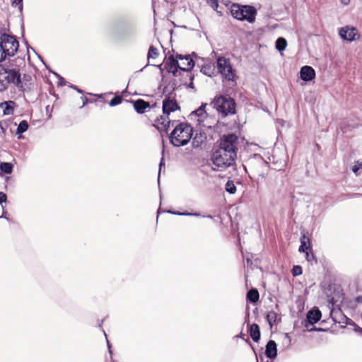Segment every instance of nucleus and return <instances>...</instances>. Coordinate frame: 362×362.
<instances>
[{
	"label": "nucleus",
	"instance_id": "11",
	"mask_svg": "<svg viewBox=\"0 0 362 362\" xmlns=\"http://www.w3.org/2000/svg\"><path fill=\"white\" fill-rule=\"evenodd\" d=\"M339 36L344 40L352 42L359 37L356 28L351 26H345L339 29Z\"/></svg>",
	"mask_w": 362,
	"mask_h": 362
},
{
	"label": "nucleus",
	"instance_id": "44",
	"mask_svg": "<svg viewBox=\"0 0 362 362\" xmlns=\"http://www.w3.org/2000/svg\"><path fill=\"white\" fill-rule=\"evenodd\" d=\"M190 80L192 81L193 80V77L192 76H190ZM188 88H194V83L192 81H191L188 86H187Z\"/></svg>",
	"mask_w": 362,
	"mask_h": 362
},
{
	"label": "nucleus",
	"instance_id": "60",
	"mask_svg": "<svg viewBox=\"0 0 362 362\" xmlns=\"http://www.w3.org/2000/svg\"><path fill=\"white\" fill-rule=\"evenodd\" d=\"M332 319L334 321L337 322L336 319H334L333 317H332Z\"/></svg>",
	"mask_w": 362,
	"mask_h": 362
},
{
	"label": "nucleus",
	"instance_id": "19",
	"mask_svg": "<svg viewBox=\"0 0 362 362\" xmlns=\"http://www.w3.org/2000/svg\"><path fill=\"white\" fill-rule=\"evenodd\" d=\"M259 294L256 288H252L247 293V299L250 303H255L259 300Z\"/></svg>",
	"mask_w": 362,
	"mask_h": 362
},
{
	"label": "nucleus",
	"instance_id": "46",
	"mask_svg": "<svg viewBox=\"0 0 362 362\" xmlns=\"http://www.w3.org/2000/svg\"><path fill=\"white\" fill-rule=\"evenodd\" d=\"M182 63H181V66L182 67H185V66H187V61H186L185 59H183L182 60Z\"/></svg>",
	"mask_w": 362,
	"mask_h": 362
},
{
	"label": "nucleus",
	"instance_id": "34",
	"mask_svg": "<svg viewBox=\"0 0 362 362\" xmlns=\"http://www.w3.org/2000/svg\"><path fill=\"white\" fill-rule=\"evenodd\" d=\"M81 99L82 100V105L80 107L81 108H82L83 107H84L86 104L89 103H92V100H90L86 96H81Z\"/></svg>",
	"mask_w": 362,
	"mask_h": 362
},
{
	"label": "nucleus",
	"instance_id": "9",
	"mask_svg": "<svg viewBox=\"0 0 362 362\" xmlns=\"http://www.w3.org/2000/svg\"><path fill=\"white\" fill-rule=\"evenodd\" d=\"M0 43L5 50L4 54L6 57H13L19 47V43L15 36L7 33H1Z\"/></svg>",
	"mask_w": 362,
	"mask_h": 362
},
{
	"label": "nucleus",
	"instance_id": "42",
	"mask_svg": "<svg viewBox=\"0 0 362 362\" xmlns=\"http://www.w3.org/2000/svg\"><path fill=\"white\" fill-rule=\"evenodd\" d=\"M71 87L72 88H74V90H76L78 93H83V91L81 89H79V88H78L77 86H76L72 85V86H71Z\"/></svg>",
	"mask_w": 362,
	"mask_h": 362
},
{
	"label": "nucleus",
	"instance_id": "2",
	"mask_svg": "<svg viewBox=\"0 0 362 362\" xmlns=\"http://www.w3.org/2000/svg\"><path fill=\"white\" fill-rule=\"evenodd\" d=\"M110 37L117 43H122L132 40L135 35L134 26L124 22H116L108 28Z\"/></svg>",
	"mask_w": 362,
	"mask_h": 362
},
{
	"label": "nucleus",
	"instance_id": "35",
	"mask_svg": "<svg viewBox=\"0 0 362 362\" xmlns=\"http://www.w3.org/2000/svg\"><path fill=\"white\" fill-rule=\"evenodd\" d=\"M7 200V196L4 192H0V204L1 205L3 203H6Z\"/></svg>",
	"mask_w": 362,
	"mask_h": 362
},
{
	"label": "nucleus",
	"instance_id": "57",
	"mask_svg": "<svg viewBox=\"0 0 362 362\" xmlns=\"http://www.w3.org/2000/svg\"><path fill=\"white\" fill-rule=\"evenodd\" d=\"M208 218H212V216L211 215L207 216Z\"/></svg>",
	"mask_w": 362,
	"mask_h": 362
},
{
	"label": "nucleus",
	"instance_id": "10",
	"mask_svg": "<svg viewBox=\"0 0 362 362\" xmlns=\"http://www.w3.org/2000/svg\"><path fill=\"white\" fill-rule=\"evenodd\" d=\"M217 69L225 79L228 81L234 79L235 72L228 59L224 57H218L217 59Z\"/></svg>",
	"mask_w": 362,
	"mask_h": 362
},
{
	"label": "nucleus",
	"instance_id": "54",
	"mask_svg": "<svg viewBox=\"0 0 362 362\" xmlns=\"http://www.w3.org/2000/svg\"><path fill=\"white\" fill-rule=\"evenodd\" d=\"M157 66L158 67V69H160V70H162V69H161L162 64H160V65H158V66Z\"/></svg>",
	"mask_w": 362,
	"mask_h": 362
},
{
	"label": "nucleus",
	"instance_id": "49",
	"mask_svg": "<svg viewBox=\"0 0 362 362\" xmlns=\"http://www.w3.org/2000/svg\"><path fill=\"white\" fill-rule=\"evenodd\" d=\"M323 329L322 328H317V327H313L310 329H309V331H322Z\"/></svg>",
	"mask_w": 362,
	"mask_h": 362
},
{
	"label": "nucleus",
	"instance_id": "6",
	"mask_svg": "<svg viewBox=\"0 0 362 362\" xmlns=\"http://www.w3.org/2000/svg\"><path fill=\"white\" fill-rule=\"evenodd\" d=\"M230 13L233 18L239 21H246L248 23H254L255 21L257 10L252 6L233 4Z\"/></svg>",
	"mask_w": 362,
	"mask_h": 362
},
{
	"label": "nucleus",
	"instance_id": "14",
	"mask_svg": "<svg viewBox=\"0 0 362 362\" xmlns=\"http://www.w3.org/2000/svg\"><path fill=\"white\" fill-rule=\"evenodd\" d=\"M265 355L270 359H274L277 356V345L273 340H269L266 344Z\"/></svg>",
	"mask_w": 362,
	"mask_h": 362
},
{
	"label": "nucleus",
	"instance_id": "41",
	"mask_svg": "<svg viewBox=\"0 0 362 362\" xmlns=\"http://www.w3.org/2000/svg\"><path fill=\"white\" fill-rule=\"evenodd\" d=\"M354 330L356 332H358L360 334H362V328H361L360 327H358L357 325L354 327Z\"/></svg>",
	"mask_w": 362,
	"mask_h": 362
},
{
	"label": "nucleus",
	"instance_id": "38",
	"mask_svg": "<svg viewBox=\"0 0 362 362\" xmlns=\"http://www.w3.org/2000/svg\"><path fill=\"white\" fill-rule=\"evenodd\" d=\"M164 165L165 164H164V162H163V158H161V160H160V164H159L158 180L160 179L161 168H162V166H164Z\"/></svg>",
	"mask_w": 362,
	"mask_h": 362
},
{
	"label": "nucleus",
	"instance_id": "25",
	"mask_svg": "<svg viewBox=\"0 0 362 362\" xmlns=\"http://www.w3.org/2000/svg\"><path fill=\"white\" fill-rule=\"evenodd\" d=\"M305 239H306V238L305 235H303L300 238V245L298 249L299 252H305L310 250V247L308 245H307V242H309V240L307 239V240H306Z\"/></svg>",
	"mask_w": 362,
	"mask_h": 362
},
{
	"label": "nucleus",
	"instance_id": "22",
	"mask_svg": "<svg viewBox=\"0 0 362 362\" xmlns=\"http://www.w3.org/2000/svg\"><path fill=\"white\" fill-rule=\"evenodd\" d=\"M0 170L6 174H11L13 170V165L11 163L2 162L0 163Z\"/></svg>",
	"mask_w": 362,
	"mask_h": 362
},
{
	"label": "nucleus",
	"instance_id": "20",
	"mask_svg": "<svg viewBox=\"0 0 362 362\" xmlns=\"http://www.w3.org/2000/svg\"><path fill=\"white\" fill-rule=\"evenodd\" d=\"M266 318L270 327L272 328L273 325L276 322L277 314L276 312L271 310L267 314Z\"/></svg>",
	"mask_w": 362,
	"mask_h": 362
},
{
	"label": "nucleus",
	"instance_id": "16",
	"mask_svg": "<svg viewBox=\"0 0 362 362\" xmlns=\"http://www.w3.org/2000/svg\"><path fill=\"white\" fill-rule=\"evenodd\" d=\"M16 103L14 101L8 100L0 103V107L3 108L4 115H11L14 112V106Z\"/></svg>",
	"mask_w": 362,
	"mask_h": 362
},
{
	"label": "nucleus",
	"instance_id": "47",
	"mask_svg": "<svg viewBox=\"0 0 362 362\" xmlns=\"http://www.w3.org/2000/svg\"><path fill=\"white\" fill-rule=\"evenodd\" d=\"M204 74L206 75H209L208 74V70H206V67H202V70H201Z\"/></svg>",
	"mask_w": 362,
	"mask_h": 362
},
{
	"label": "nucleus",
	"instance_id": "28",
	"mask_svg": "<svg viewBox=\"0 0 362 362\" xmlns=\"http://www.w3.org/2000/svg\"><path fill=\"white\" fill-rule=\"evenodd\" d=\"M122 101V98L119 95L115 96L109 103L110 107H113L120 104Z\"/></svg>",
	"mask_w": 362,
	"mask_h": 362
},
{
	"label": "nucleus",
	"instance_id": "17",
	"mask_svg": "<svg viewBox=\"0 0 362 362\" xmlns=\"http://www.w3.org/2000/svg\"><path fill=\"white\" fill-rule=\"evenodd\" d=\"M132 103L134 110L139 114L144 113L146 108L150 107L149 103L142 99H138L135 101H132Z\"/></svg>",
	"mask_w": 362,
	"mask_h": 362
},
{
	"label": "nucleus",
	"instance_id": "45",
	"mask_svg": "<svg viewBox=\"0 0 362 362\" xmlns=\"http://www.w3.org/2000/svg\"><path fill=\"white\" fill-rule=\"evenodd\" d=\"M341 2L344 5H348L350 3V0H341Z\"/></svg>",
	"mask_w": 362,
	"mask_h": 362
},
{
	"label": "nucleus",
	"instance_id": "30",
	"mask_svg": "<svg viewBox=\"0 0 362 362\" xmlns=\"http://www.w3.org/2000/svg\"><path fill=\"white\" fill-rule=\"evenodd\" d=\"M302 272H303L302 267L298 265L294 266L291 270V273H292L293 276H294L300 275L302 274Z\"/></svg>",
	"mask_w": 362,
	"mask_h": 362
},
{
	"label": "nucleus",
	"instance_id": "23",
	"mask_svg": "<svg viewBox=\"0 0 362 362\" xmlns=\"http://www.w3.org/2000/svg\"><path fill=\"white\" fill-rule=\"evenodd\" d=\"M166 212L168 214L177 215V216H196V217L201 216L200 214H199V213L180 212V211H171V210H168Z\"/></svg>",
	"mask_w": 362,
	"mask_h": 362
},
{
	"label": "nucleus",
	"instance_id": "59",
	"mask_svg": "<svg viewBox=\"0 0 362 362\" xmlns=\"http://www.w3.org/2000/svg\"><path fill=\"white\" fill-rule=\"evenodd\" d=\"M259 358L261 359V361L263 360V357L262 356H260Z\"/></svg>",
	"mask_w": 362,
	"mask_h": 362
},
{
	"label": "nucleus",
	"instance_id": "5",
	"mask_svg": "<svg viewBox=\"0 0 362 362\" xmlns=\"http://www.w3.org/2000/svg\"><path fill=\"white\" fill-rule=\"evenodd\" d=\"M11 83L17 87L22 86L19 71L15 69L5 68L0 64V92L6 90Z\"/></svg>",
	"mask_w": 362,
	"mask_h": 362
},
{
	"label": "nucleus",
	"instance_id": "52",
	"mask_svg": "<svg viewBox=\"0 0 362 362\" xmlns=\"http://www.w3.org/2000/svg\"><path fill=\"white\" fill-rule=\"evenodd\" d=\"M94 95L98 97V98H102V96H103V95H97V94H95Z\"/></svg>",
	"mask_w": 362,
	"mask_h": 362
},
{
	"label": "nucleus",
	"instance_id": "43",
	"mask_svg": "<svg viewBox=\"0 0 362 362\" xmlns=\"http://www.w3.org/2000/svg\"><path fill=\"white\" fill-rule=\"evenodd\" d=\"M355 300L357 303L362 304V296H357Z\"/></svg>",
	"mask_w": 362,
	"mask_h": 362
},
{
	"label": "nucleus",
	"instance_id": "53",
	"mask_svg": "<svg viewBox=\"0 0 362 362\" xmlns=\"http://www.w3.org/2000/svg\"><path fill=\"white\" fill-rule=\"evenodd\" d=\"M194 140H195V138L193 140V146H198V144H195V141Z\"/></svg>",
	"mask_w": 362,
	"mask_h": 362
},
{
	"label": "nucleus",
	"instance_id": "1",
	"mask_svg": "<svg viewBox=\"0 0 362 362\" xmlns=\"http://www.w3.org/2000/svg\"><path fill=\"white\" fill-rule=\"evenodd\" d=\"M238 137L233 133L223 135L218 147L211 155L213 164L217 170H223L235 165L237 158Z\"/></svg>",
	"mask_w": 362,
	"mask_h": 362
},
{
	"label": "nucleus",
	"instance_id": "48",
	"mask_svg": "<svg viewBox=\"0 0 362 362\" xmlns=\"http://www.w3.org/2000/svg\"><path fill=\"white\" fill-rule=\"evenodd\" d=\"M204 74L206 75H209L208 74V70H206V67H202V70H201Z\"/></svg>",
	"mask_w": 362,
	"mask_h": 362
},
{
	"label": "nucleus",
	"instance_id": "18",
	"mask_svg": "<svg viewBox=\"0 0 362 362\" xmlns=\"http://www.w3.org/2000/svg\"><path fill=\"white\" fill-rule=\"evenodd\" d=\"M250 335L252 340L255 342H258L260 339V328L256 323H253L250 327Z\"/></svg>",
	"mask_w": 362,
	"mask_h": 362
},
{
	"label": "nucleus",
	"instance_id": "7",
	"mask_svg": "<svg viewBox=\"0 0 362 362\" xmlns=\"http://www.w3.org/2000/svg\"><path fill=\"white\" fill-rule=\"evenodd\" d=\"M179 109L180 107L175 100L171 99L170 97L165 98L163 100V112L164 115L160 116V118H158L156 120V122L158 125L157 128L160 129L158 125L160 124L162 125V128H163L164 130L167 132L171 123V121L168 118V115L170 114V112H175Z\"/></svg>",
	"mask_w": 362,
	"mask_h": 362
},
{
	"label": "nucleus",
	"instance_id": "21",
	"mask_svg": "<svg viewBox=\"0 0 362 362\" xmlns=\"http://www.w3.org/2000/svg\"><path fill=\"white\" fill-rule=\"evenodd\" d=\"M276 49L279 51L282 52L284 51L286 46H287V42L285 38L284 37H279L276 41Z\"/></svg>",
	"mask_w": 362,
	"mask_h": 362
},
{
	"label": "nucleus",
	"instance_id": "51",
	"mask_svg": "<svg viewBox=\"0 0 362 362\" xmlns=\"http://www.w3.org/2000/svg\"><path fill=\"white\" fill-rule=\"evenodd\" d=\"M329 303H332V305H334V298H332L330 300H329Z\"/></svg>",
	"mask_w": 362,
	"mask_h": 362
},
{
	"label": "nucleus",
	"instance_id": "31",
	"mask_svg": "<svg viewBox=\"0 0 362 362\" xmlns=\"http://www.w3.org/2000/svg\"><path fill=\"white\" fill-rule=\"evenodd\" d=\"M12 6H18L20 12L23 11V0H13L11 3Z\"/></svg>",
	"mask_w": 362,
	"mask_h": 362
},
{
	"label": "nucleus",
	"instance_id": "3",
	"mask_svg": "<svg viewBox=\"0 0 362 362\" xmlns=\"http://www.w3.org/2000/svg\"><path fill=\"white\" fill-rule=\"evenodd\" d=\"M194 66V62L189 55L177 54L175 57L170 55L165 64V69L168 73L176 76L178 69L184 71H189Z\"/></svg>",
	"mask_w": 362,
	"mask_h": 362
},
{
	"label": "nucleus",
	"instance_id": "24",
	"mask_svg": "<svg viewBox=\"0 0 362 362\" xmlns=\"http://www.w3.org/2000/svg\"><path fill=\"white\" fill-rule=\"evenodd\" d=\"M28 123L25 120H22L19 123V124L17 127L16 134H23L25 132H26L28 130Z\"/></svg>",
	"mask_w": 362,
	"mask_h": 362
},
{
	"label": "nucleus",
	"instance_id": "50",
	"mask_svg": "<svg viewBox=\"0 0 362 362\" xmlns=\"http://www.w3.org/2000/svg\"><path fill=\"white\" fill-rule=\"evenodd\" d=\"M251 346H252V350H253V351H254V353H255V356H257V354H256V351H255V348L252 346V345H251ZM256 358H257V362H259V358H258V357H257V356H256ZM266 362H269V361H267Z\"/></svg>",
	"mask_w": 362,
	"mask_h": 362
},
{
	"label": "nucleus",
	"instance_id": "55",
	"mask_svg": "<svg viewBox=\"0 0 362 362\" xmlns=\"http://www.w3.org/2000/svg\"><path fill=\"white\" fill-rule=\"evenodd\" d=\"M244 334L243 333H240V334L239 335L240 337H243Z\"/></svg>",
	"mask_w": 362,
	"mask_h": 362
},
{
	"label": "nucleus",
	"instance_id": "40",
	"mask_svg": "<svg viewBox=\"0 0 362 362\" xmlns=\"http://www.w3.org/2000/svg\"><path fill=\"white\" fill-rule=\"evenodd\" d=\"M0 133H1L3 135H4L6 133V129L3 127L1 122H0Z\"/></svg>",
	"mask_w": 362,
	"mask_h": 362
},
{
	"label": "nucleus",
	"instance_id": "58",
	"mask_svg": "<svg viewBox=\"0 0 362 362\" xmlns=\"http://www.w3.org/2000/svg\"><path fill=\"white\" fill-rule=\"evenodd\" d=\"M333 312H334V310L332 309V310H331V315H332Z\"/></svg>",
	"mask_w": 362,
	"mask_h": 362
},
{
	"label": "nucleus",
	"instance_id": "32",
	"mask_svg": "<svg viewBox=\"0 0 362 362\" xmlns=\"http://www.w3.org/2000/svg\"><path fill=\"white\" fill-rule=\"evenodd\" d=\"M305 258L308 260V262L313 263V262H317L315 256L313 253H310L308 251L305 252Z\"/></svg>",
	"mask_w": 362,
	"mask_h": 362
},
{
	"label": "nucleus",
	"instance_id": "26",
	"mask_svg": "<svg viewBox=\"0 0 362 362\" xmlns=\"http://www.w3.org/2000/svg\"><path fill=\"white\" fill-rule=\"evenodd\" d=\"M159 55V52L157 48H156L154 46L151 45L149 47L148 52V59H156Z\"/></svg>",
	"mask_w": 362,
	"mask_h": 362
},
{
	"label": "nucleus",
	"instance_id": "39",
	"mask_svg": "<svg viewBox=\"0 0 362 362\" xmlns=\"http://www.w3.org/2000/svg\"><path fill=\"white\" fill-rule=\"evenodd\" d=\"M58 85L60 86H62L65 85V80H64V78H62V77L59 78V82H58Z\"/></svg>",
	"mask_w": 362,
	"mask_h": 362
},
{
	"label": "nucleus",
	"instance_id": "36",
	"mask_svg": "<svg viewBox=\"0 0 362 362\" xmlns=\"http://www.w3.org/2000/svg\"><path fill=\"white\" fill-rule=\"evenodd\" d=\"M346 323L347 325H352L354 327L356 325V324L353 320H351V319H349V318L346 317Z\"/></svg>",
	"mask_w": 362,
	"mask_h": 362
},
{
	"label": "nucleus",
	"instance_id": "8",
	"mask_svg": "<svg viewBox=\"0 0 362 362\" xmlns=\"http://www.w3.org/2000/svg\"><path fill=\"white\" fill-rule=\"evenodd\" d=\"M214 107L223 117L235 113V103L228 96H220L214 101Z\"/></svg>",
	"mask_w": 362,
	"mask_h": 362
},
{
	"label": "nucleus",
	"instance_id": "29",
	"mask_svg": "<svg viewBox=\"0 0 362 362\" xmlns=\"http://www.w3.org/2000/svg\"><path fill=\"white\" fill-rule=\"evenodd\" d=\"M352 171L356 174L358 175V171L362 170V162L356 161L351 168Z\"/></svg>",
	"mask_w": 362,
	"mask_h": 362
},
{
	"label": "nucleus",
	"instance_id": "12",
	"mask_svg": "<svg viewBox=\"0 0 362 362\" xmlns=\"http://www.w3.org/2000/svg\"><path fill=\"white\" fill-rule=\"evenodd\" d=\"M322 313L318 308H313L309 310L306 315L307 321L305 324V327L308 328V324L313 325L317 323L321 318Z\"/></svg>",
	"mask_w": 362,
	"mask_h": 362
},
{
	"label": "nucleus",
	"instance_id": "4",
	"mask_svg": "<svg viewBox=\"0 0 362 362\" xmlns=\"http://www.w3.org/2000/svg\"><path fill=\"white\" fill-rule=\"evenodd\" d=\"M193 134L192 127L186 122H182L176 125L170 133L169 139L171 144L175 147L187 145Z\"/></svg>",
	"mask_w": 362,
	"mask_h": 362
},
{
	"label": "nucleus",
	"instance_id": "37",
	"mask_svg": "<svg viewBox=\"0 0 362 362\" xmlns=\"http://www.w3.org/2000/svg\"><path fill=\"white\" fill-rule=\"evenodd\" d=\"M253 158H254L255 159L258 160L264 161V159H263V158L262 157V156H261V155H259V154H258V153H255V154L253 155Z\"/></svg>",
	"mask_w": 362,
	"mask_h": 362
},
{
	"label": "nucleus",
	"instance_id": "56",
	"mask_svg": "<svg viewBox=\"0 0 362 362\" xmlns=\"http://www.w3.org/2000/svg\"><path fill=\"white\" fill-rule=\"evenodd\" d=\"M107 346H108V348L110 349V343H109V341H107Z\"/></svg>",
	"mask_w": 362,
	"mask_h": 362
},
{
	"label": "nucleus",
	"instance_id": "13",
	"mask_svg": "<svg viewBox=\"0 0 362 362\" xmlns=\"http://www.w3.org/2000/svg\"><path fill=\"white\" fill-rule=\"evenodd\" d=\"M300 78L304 81H310L315 77L314 69L310 66L301 67L300 71Z\"/></svg>",
	"mask_w": 362,
	"mask_h": 362
},
{
	"label": "nucleus",
	"instance_id": "15",
	"mask_svg": "<svg viewBox=\"0 0 362 362\" xmlns=\"http://www.w3.org/2000/svg\"><path fill=\"white\" fill-rule=\"evenodd\" d=\"M206 104H202L197 110L192 112V115H194L199 117L198 122L200 125H202L204 127L206 128H211L212 124H204V121H202L200 118L203 117L204 115H206L205 108H206Z\"/></svg>",
	"mask_w": 362,
	"mask_h": 362
},
{
	"label": "nucleus",
	"instance_id": "33",
	"mask_svg": "<svg viewBox=\"0 0 362 362\" xmlns=\"http://www.w3.org/2000/svg\"><path fill=\"white\" fill-rule=\"evenodd\" d=\"M207 3L211 6V7L216 10L218 6V0H208Z\"/></svg>",
	"mask_w": 362,
	"mask_h": 362
},
{
	"label": "nucleus",
	"instance_id": "27",
	"mask_svg": "<svg viewBox=\"0 0 362 362\" xmlns=\"http://www.w3.org/2000/svg\"><path fill=\"white\" fill-rule=\"evenodd\" d=\"M225 189L229 194H233L236 192V187L233 181L228 180L226 184Z\"/></svg>",
	"mask_w": 362,
	"mask_h": 362
}]
</instances>
